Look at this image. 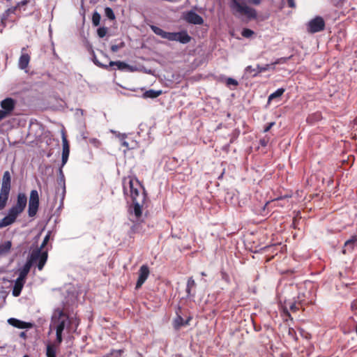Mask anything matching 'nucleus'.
I'll use <instances>...</instances> for the list:
<instances>
[{
  "label": "nucleus",
  "instance_id": "nucleus-42",
  "mask_svg": "<svg viewBox=\"0 0 357 357\" xmlns=\"http://www.w3.org/2000/svg\"><path fill=\"white\" fill-rule=\"evenodd\" d=\"M51 231H48L45 236L43 241L40 245V246L38 248H41L42 250H44V248L47 245V243L49 242L50 237H51Z\"/></svg>",
  "mask_w": 357,
  "mask_h": 357
},
{
  "label": "nucleus",
  "instance_id": "nucleus-22",
  "mask_svg": "<svg viewBox=\"0 0 357 357\" xmlns=\"http://www.w3.org/2000/svg\"><path fill=\"white\" fill-rule=\"evenodd\" d=\"M33 265H32L31 261H30L27 259V261L24 263V264L21 268H20L18 269L19 274H18L17 278L26 281L27 275L29 274L31 267Z\"/></svg>",
  "mask_w": 357,
  "mask_h": 357
},
{
  "label": "nucleus",
  "instance_id": "nucleus-41",
  "mask_svg": "<svg viewBox=\"0 0 357 357\" xmlns=\"http://www.w3.org/2000/svg\"><path fill=\"white\" fill-rule=\"evenodd\" d=\"M108 31V28L106 26H100L97 29V35L99 38H104Z\"/></svg>",
  "mask_w": 357,
  "mask_h": 357
},
{
  "label": "nucleus",
  "instance_id": "nucleus-20",
  "mask_svg": "<svg viewBox=\"0 0 357 357\" xmlns=\"http://www.w3.org/2000/svg\"><path fill=\"white\" fill-rule=\"evenodd\" d=\"M14 284L12 290V295L14 297H18L20 296L22 289L26 283V281L17 278L13 280Z\"/></svg>",
  "mask_w": 357,
  "mask_h": 357
},
{
  "label": "nucleus",
  "instance_id": "nucleus-64",
  "mask_svg": "<svg viewBox=\"0 0 357 357\" xmlns=\"http://www.w3.org/2000/svg\"><path fill=\"white\" fill-rule=\"evenodd\" d=\"M281 357H291V356L288 354H282Z\"/></svg>",
  "mask_w": 357,
  "mask_h": 357
},
{
  "label": "nucleus",
  "instance_id": "nucleus-49",
  "mask_svg": "<svg viewBox=\"0 0 357 357\" xmlns=\"http://www.w3.org/2000/svg\"><path fill=\"white\" fill-rule=\"evenodd\" d=\"M288 335H289V337H291V339L294 340L295 341H296L298 340L296 332L294 330V328H293L291 327H289L288 328Z\"/></svg>",
  "mask_w": 357,
  "mask_h": 357
},
{
  "label": "nucleus",
  "instance_id": "nucleus-46",
  "mask_svg": "<svg viewBox=\"0 0 357 357\" xmlns=\"http://www.w3.org/2000/svg\"><path fill=\"white\" fill-rule=\"evenodd\" d=\"M124 47H125V43L123 41H121L119 44L112 45L110 49L112 52H116L120 49H121Z\"/></svg>",
  "mask_w": 357,
  "mask_h": 357
},
{
  "label": "nucleus",
  "instance_id": "nucleus-39",
  "mask_svg": "<svg viewBox=\"0 0 357 357\" xmlns=\"http://www.w3.org/2000/svg\"><path fill=\"white\" fill-rule=\"evenodd\" d=\"M292 56H288V57H280L277 59L274 62L271 63V67L273 66V68H274V66L278 64H283L285 63L288 60H289Z\"/></svg>",
  "mask_w": 357,
  "mask_h": 357
},
{
  "label": "nucleus",
  "instance_id": "nucleus-14",
  "mask_svg": "<svg viewBox=\"0 0 357 357\" xmlns=\"http://www.w3.org/2000/svg\"><path fill=\"white\" fill-rule=\"evenodd\" d=\"M271 68V65L268 63L263 66L257 64L255 68H253L252 66H248L245 68V73L250 74L252 77H255L258 76L260 73L270 70Z\"/></svg>",
  "mask_w": 357,
  "mask_h": 357
},
{
  "label": "nucleus",
  "instance_id": "nucleus-1",
  "mask_svg": "<svg viewBox=\"0 0 357 357\" xmlns=\"http://www.w3.org/2000/svg\"><path fill=\"white\" fill-rule=\"evenodd\" d=\"M63 309L56 308L54 310L50 324L49 334L54 330L56 331V342H62L63 333L66 330L68 333L75 332L79 324V320L75 317L68 314L66 312L67 305H70L68 299L62 301Z\"/></svg>",
  "mask_w": 357,
  "mask_h": 357
},
{
  "label": "nucleus",
  "instance_id": "nucleus-32",
  "mask_svg": "<svg viewBox=\"0 0 357 357\" xmlns=\"http://www.w3.org/2000/svg\"><path fill=\"white\" fill-rule=\"evenodd\" d=\"M15 221L10 217L8 215H6L1 220H0V229L6 227L13 225Z\"/></svg>",
  "mask_w": 357,
  "mask_h": 357
},
{
  "label": "nucleus",
  "instance_id": "nucleus-6",
  "mask_svg": "<svg viewBox=\"0 0 357 357\" xmlns=\"http://www.w3.org/2000/svg\"><path fill=\"white\" fill-rule=\"evenodd\" d=\"M40 199L37 190H32L30 192L29 205H28V215L30 218H33L39 208Z\"/></svg>",
  "mask_w": 357,
  "mask_h": 357
},
{
  "label": "nucleus",
  "instance_id": "nucleus-52",
  "mask_svg": "<svg viewBox=\"0 0 357 357\" xmlns=\"http://www.w3.org/2000/svg\"><path fill=\"white\" fill-rule=\"evenodd\" d=\"M123 351L121 349H112L111 353H112L113 357H119L122 355Z\"/></svg>",
  "mask_w": 357,
  "mask_h": 357
},
{
  "label": "nucleus",
  "instance_id": "nucleus-9",
  "mask_svg": "<svg viewBox=\"0 0 357 357\" xmlns=\"http://www.w3.org/2000/svg\"><path fill=\"white\" fill-rule=\"evenodd\" d=\"M182 18L187 23L193 25H202L204 22L203 17L194 10H186L183 13Z\"/></svg>",
  "mask_w": 357,
  "mask_h": 357
},
{
  "label": "nucleus",
  "instance_id": "nucleus-61",
  "mask_svg": "<svg viewBox=\"0 0 357 357\" xmlns=\"http://www.w3.org/2000/svg\"><path fill=\"white\" fill-rule=\"evenodd\" d=\"M76 301V297L75 296L74 294H73L71 295V297H70V302H71V304H73L75 303V301Z\"/></svg>",
  "mask_w": 357,
  "mask_h": 357
},
{
  "label": "nucleus",
  "instance_id": "nucleus-19",
  "mask_svg": "<svg viewBox=\"0 0 357 357\" xmlns=\"http://www.w3.org/2000/svg\"><path fill=\"white\" fill-rule=\"evenodd\" d=\"M181 306H178L176 311V317L172 321V326L175 331H178L181 327L185 326L184 324V319L181 316Z\"/></svg>",
  "mask_w": 357,
  "mask_h": 357
},
{
  "label": "nucleus",
  "instance_id": "nucleus-16",
  "mask_svg": "<svg viewBox=\"0 0 357 357\" xmlns=\"http://www.w3.org/2000/svg\"><path fill=\"white\" fill-rule=\"evenodd\" d=\"M57 188L56 189V193L59 191V188L61 189V194H66V178L63 172V167H59L58 169V177L56 179Z\"/></svg>",
  "mask_w": 357,
  "mask_h": 357
},
{
  "label": "nucleus",
  "instance_id": "nucleus-18",
  "mask_svg": "<svg viewBox=\"0 0 357 357\" xmlns=\"http://www.w3.org/2000/svg\"><path fill=\"white\" fill-rule=\"evenodd\" d=\"M62 342L57 343L56 337L53 342H49L46 345V356L47 357H56L57 349Z\"/></svg>",
  "mask_w": 357,
  "mask_h": 357
},
{
  "label": "nucleus",
  "instance_id": "nucleus-29",
  "mask_svg": "<svg viewBox=\"0 0 357 357\" xmlns=\"http://www.w3.org/2000/svg\"><path fill=\"white\" fill-rule=\"evenodd\" d=\"M195 286H196V283L195 282V280L192 278V277L189 278L187 281L186 289H185L187 297L190 298V297L195 296V294H192L191 290Z\"/></svg>",
  "mask_w": 357,
  "mask_h": 357
},
{
  "label": "nucleus",
  "instance_id": "nucleus-13",
  "mask_svg": "<svg viewBox=\"0 0 357 357\" xmlns=\"http://www.w3.org/2000/svg\"><path fill=\"white\" fill-rule=\"evenodd\" d=\"M357 248V236L353 235L344 244L342 253L344 255H349L355 251Z\"/></svg>",
  "mask_w": 357,
  "mask_h": 357
},
{
  "label": "nucleus",
  "instance_id": "nucleus-50",
  "mask_svg": "<svg viewBox=\"0 0 357 357\" xmlns=\"http://www.w3.org/2000/svg\"><path fill=\"white\" fill-rule=\"evenodd\" d=\"M275 124V121H272V122H269V123H267L264 127V130L263 132H268L272 128L273 126Z\"/></svg>",
  "mask_w": 357,
  "mask_h": 357
},
{
  "label": "nucleus",
  "instance_id": "nucleus-11",
  "mask_svg": "<svg viewBox=\"0 0 357 357\" xmlns=\"http://www.w3.org/2000/svg\"><path fill=\"white\" fill-rule=\"evenodd\" d=\"M113 66H116L119 70L122 71V72L132 73V72H136L138 70L137 66H131V65L127 63L126 62L122 61H110L108 64V70L109 69V68L113 67Z\"/></svg>",
  "mask_w": 357,
  "mask_h": 357
},
{
  "label": "nucleus",
  "instance_id": "nucleus-36",
  "mask_svg": "<svg viewBox=\"0 0 357 357\" xmlns=\"http://www.w3.org/2000/svg\"><path fill=\"white\" fill-rule=\"evenodd\" d=\"M91 54L92 56V57H91L92 61L93 62V63L96 66H97L101 68L108 70V65H106V64H104V63L100 62L98 61V59H97L96 55L93 50H91Z\"/></svg>",
  "mask_w": 357,
  "mask_h": 357
},
{
  "label": "nucleus",
  "instance_id": "nucleus-53",
  "mask_svg": "<svg viewBox=\"0 0 357 357\" xmlns=\"http://www.w3.org/2000/svg\"><path fill=\"white\" fill-rule=\"evenodd\" d=\"M268 139H266L265 137L260 139L259 141V144L263 147H266L268 144Z\"/></svg>",
  "mask_w": 357,
  "mask_h": 357
},
{
  "label": "nucleus",
  "instance_id": "nucleus-35",
  "mask_svg": "<svg viewBox=\"0 0 357 357\" xmlns=\"http://www.w3.org/2000/svg\"><path fill=\"white\" fill-rule=\"evenodd\" d=\"M100 20H101L100 14L97 10H94L92 14V17H91L92 25L96 27L99 26L100 23Z\"/></svg>",
  "mask_w": 357,
  "mask_h": 357
},
{
  "label": "nucleus",
  "instance_id": "nucleus-38",
  "mask_svg": "<svg viewBox=\"0 0 357 357\" xmlns=\"http://www.w3.org/2000/svg\"><path fill=\"white\" fill-rule=\"evenodd\" d=\"M61 138H62V144H63V150L62 151H70V144L67 139V137H66V133L64 131H62Z\"/></svg>",
  "mask_w": 357,
  "mask_h": 357
},
{
  "label": "nucleus",
  "instance_id": "nucleus-2",
  "mask_svg": "<svg viewBox=\"0 0 357 357\" xmlns=\"http://www.w3.org/2000/svg\"><path fill=\"white\" fill-rule=\"evenodd\" d=\"M139 188H142L137 179L135 181L132 178H124L123 181V191L124 195L130 196L132 202H144L146 199V191L145 189H142V192H140Z\"/></svg>",
  "mask_w": 357,
  "mask_h": 357
},
{
  "label": "nucleus",
  "instance_id": "nucleus-24",
  "mask_svg": "<svg viewBox=\"0 0 357 357\" xmlns=\"http://www.w3.org/2000/svg\"><path fill=\"white\" fill-rule=\"evenodd\" d=\"M162 93V90L149 89L144 91L142 97L144 99H154L160 96Z\"/></svg>",
  "mask_w": 357,
  "mask_h": 357
},
{
  "label": "nucleus",
  "instance_id": "nucleus-26",
  "mask_svg": "<svg viewBox=\"0 0 357 357\" xmlns=\"http://www.w3.org/2000/svg\"><path fill=\"white\" fill-rule=\"evenodd\" d=\"M10 190L1 189L0 191V211L3 210L6 204L9 197Z\"/></svg>",
  "mask_w": 357,
  "mask_h": 357
},
{
  "label": "nucleus",
  "instance_id": "nucleus-25",
  "mask_svg": "<svg viewBox=\"0 0 357 357\" xmlns=\"http://www.w3.org/2000/svg\"><path fill=\"white\" fill-rule=\"evenodd\" d=\"M150 28L155 35L160 36L162 38L169 40L170 32L165 31L156 25H150Z\"/></svg>",
  "mask_w": 357,
  "mask_h": 357
},
{
  "label": "nucleus",
  "instance_id": "nucleus-57",
  "mask_svg": "<svg viewBox=\"0 0 357 357\" xmlns=\"http://www.w3.org/2000/svg\"><path fill=\"white\" fill-rule=\"evenodd\" d=\"M80 137L82 139H86L87 133H86L83 130H80Z\"/></svg>",
  "mask_w": 357,
  "mask_h": 357
},
{
  "label": "nucleus",
  "instance_id": "nucleus-51",
  "mask_svg": "<svg viewBox=\"0 0 357 357\" xmlns=\"http://www.w3.org/2000/svg\"><path fill=\"white\" fill-rule=\"evenodd\" d=\"M65 197H66V194H61L60 195V203H59V206L56 208V211L59 212V211H61L63 208V201H64Z\"/></svg>",
  "mask_w": 357,
  "mask_h": 357
},
{
  "label": "nucleus",
  "instance_id": "nucleus-12",
  "mask_svg": "<svg viewBox=\"0 0 357 357\" xmlns=\"http://www.w3.org/2000/svg\"><path fill=\"white\" fill-rule=\"evenodd\" d=\"M149 268L146 264H143L139 270V276L135 284V289H139L147 280L149 275Z\"/></svg>",
  "mask_w": 357,
  "mask_h": 357
},
{
  "label": "nucleus",
  "instance_id": "nucleus-56",
  "mask_svg": "<svg viewBox=\"0 0 357 357\" xmlns=\"http://www.w3.org/2000/svg\"><path fill=\"white\" fill-rule=\"evenodd\" d=\"M192 317L191 316H188L185 319H184L185 326H188L190 324V321L192 320Z\"/></svg>",
  "mask_w": 357,
  "mask_h": 357
},
{
  "label": "nucleus",
  "instance_id": "nucleus-58",
  "mask_svg": "<svg viewBox=\"0 0 357 357\" xmlns=\"http://www.w3.org/2000/svg\"><path fill=\"white\" fill-rule=\"evenodd\" d=\"M19 336H20L21 338H22V339H24V340H26V337H27L26 332V331H22V332H20V333Z\"/></svg>",
  "mask_w": 357,
  "mask_h": 357
},
{
  "label": "nucleus",
  "instance_id": "nucleus-28",
  "mask_svg": "<svg viewBox=\"0 0 357 357\" xmlns=\"http://www.w3.org/2000/svg\"><path fill=\"white\" fill-rule=\"evenodd\" d=\"M30 61V56L28 54H22L19 59L18 66L21 70L25 69Z\"/></svg>",
  "mask_w": 357,
  "mask_h": 357
},
{
  "label": "nucleus",
  "instance_id": "nucleus-62",
  "mask_svg": "<svg viewBox=\"0 0 357 357\" xmlns=\"http://www.w3.org/2000/svg\"><path fill=\"white\" fill-rule=\"evenodd\" d=\"M254 329L255 331H259L261 329V327L260 326L254 325Z\"/></svg>",
  "mask_w": 357,
  "mask_h": 357
},
{
  "label": "nucleus",
  "instance_id": "nucleus-33",
  "mask_svg": "<svg viewBox=\"0 0 357 357\" xmlns=\"http://www.w3.org/2000/svg\"><path fill=\"white\" fill-rule=\"evenodd\" d=\"M104 15L105 17L110 21H114L116 20V15L114 14V12L113 9L110 7L106 6L104 8Z\"/></svg>",
  "mask_w": 357,
  "mask_h": 357
},
{
  "label": "nucleus",
  "instance_id": "nucleus-43",
  "mask_svg": "<svg viewBox=\"0 0 357 357\" xmlns=\"http://www.w3.org/2000/svg\"><path fill=\"white\" fill-rule=\"evenodd\" d=\"M254 33V31L248 28H243L241 31V36L247 38H250Z\"/></svg>",
  "mask_w": 357,
  "mask_h": 357
},
{
  "label": "nucleus",
  "instance_id": "nucleus-47",
  "mask_svg": "<svg viewBox=\"0 0 357 357\" xmlns=\"http://www.w3.org/2000/svg\"><path fill=\"white\" fill-rule=\"evenodd\" d=\"M289 310L292 312H295L301 308V306L294 301L289 303Z\"/></svg>",
  "mask_w": 357,
  "mask_h": 357
},
{
  "label": "nucleus",
  "instance_id": "nucleus-37",
  "mask_svg": "<svg viewBox=\"0 0 357 357\" xmlns=\"http://www.w3.org/2000/svg\"><path fill=\"white\" fill-rule=\"evenodd\" d=\"M305 298L304 294L299 293L296 297H294V301L298 303L301 307H303L306 304Z\"/></svg>",
  "mask_w": 357,
  "mask_h": 357
},
{
  "label": "nucleus",
  "instance_id": "nucleus-7",
  "mask_svg": "<svg viewBox=\"0 0 357 357\" xmlns=\"http://www.w3.org/2000/svg\"><path fill=\"white\" fill-rule=\"evenodd\" d=\"M291 288V285L286 286L284 287V290L282 292H278V303L282 307V314L284 317V319L285 321H287L288 319L291 321L293 320V317L290 314L289 310L287 307L288 299L287 298V296L283 295V293L290 290Z\"/></svg>",
  "mask_w": 357,
  "mask_h": 357
},
{
  "label": "nucleus",
  "instance_id": "nucleus-45",
  "mask_svg": "<svg viewBox=\"0 0 357 357\" xmlns=\"http://www.w3.org/2000/svg\"><path fill=\"white\" fill-rule=\"evenodd\" d=\"M301 212L300 211H297L296 212V215L295 217H294L293 220H292V224H291V227L294 228V229H297V226L300 222V219H301Z\"/></svg>",
  "mask_w": 357,
  "mask_h": 357
},
{
  "label": "nucleus",
  "instance_id": "nucleus-17",
  "mask_svg": "<svg viewBox=\"0 0 357 357\" xmlns=\"http://www.w3.org/2000/svg\"><path fill=\"white\" fill-rule=\"evenodd\" d=\"M132 204L130 206L128 212L130 215H134L138 219L142 214V206L144 202H132Z\"/></svg>",
  "mask_w": 357,
  "mask_h": 357
},
{
  "label": "nucleus",
  "instance_id": "nucleus-3",
  "mask_svg": "<svg viewBox=\"0 0 357 357\" xmlns=\"http://www.w3.org/2000/svg\"><path fill=\"white\" fill-rule=\"evenodd\" d=\"M229 7L234 13L243 14L249 20H255L257 17L256 10L248 6L243 0H230Z\"/></svg>",
  "mask_w": 357,
  "mask_h": 357
},
{
  "label": "nucleus",
  "instance_id": "nucleus-31",
  "mask_svg": "<svg viewBox=\"0 0 357 357\" xmlns=\"http://www.w3.org/2000/svg\"><path fill=\"white\" fill-rule=\"evenodd\" d=\"M20 209L17 207L12 206L8 211L7 215L10 216L15 222L17 217L22 213Z\"/></svg>",
  "mask_w": 357,
  "mask_h": 357
},
{
  "label": "nucleus",
  "instance_id": "nucleus-15",
  "mask_svg": "<svg viewBox=\"0 0 357 357\" xmlns=\"http://www.w3.org/2000/svg\"><path fill=\"white\" fill-rule=\"evenodd\" d=\"M7 321L10 326L19 329H30L33 326L32 322L24 321L14 317L9 318Z\"/></svg>",
  "mask_w": 357,
  "mask_h": 357
},
{
  "label": "nucleus",
  "instance_id": "nucleus-54",
  "mask_svg": "<svg viewBox=\"0 0 357 357\" xmlns=\"http://www.w3.org/2000/svg\"><path fill=\"white\" fill-rule=\"evenodd\" d=\"M300 333H301V336H303L305 339L311 338V335L309 333L305 331L303 329H301Z\"/></svg>",
  "mask_w": 357,
  "mask_h": 357
},
{
  "label": "nucleus",
  "instance_id": "nucleus-30",
  "mask_svg": "<svg viewBox=\"0 0 357 357\" xmlns=\"http://www.w3.org/2000/svg\"><path fill=\"white\" fill-rule=\"evenodd\" d=\"M12 247L10 241H6L0 243V255H4L9 252Z\"/></svg>",
  "mask_w": 357,
  "mask_h": 357
},
{
  "label": "nucleus",
  "instance_id": "nucleus-40",
  "mask_svg": "<svg viewBox=\"0 0 357 357\" xmlns=\"http://www.w3.org/2000/svg\"><path fill=\"white\" fill-rule=\"evenodd\" d=\"M70 155V151H62L61 162L59 167H63L67 163Z\"/></svg>",
  "mask_w": 357,
  "mask_h": 357
},
{
  "label": "nucleus",
  "instance_id": "nucleus-27",
  "mask_svg": "<svg viewBox=\"0 0 357 357\" xmlns=\"http://www.w3.org/2000/svg\"><path fill=\"white\" fill-rule=\"evenodd\" d=\"M284 88H278L276 91H275L273 93H271L268 97V102H267V106L270 105L271 102L276 98H280L284 93L285 92Z\"/></svg>",
  "mask_w": 357,
  "mask_h": 357
},
{
  "label": "nucleus",
  "instance_id": "nucleus-21",
  "mask_svg": "<svg viewBox=\"0 0 357 357\" xmlns=\"http://www.w3.org/2000/svg\"><path fill=\"white\" fill-rule=\"evenodd\" d=\"M27 204V197L24 192H19L17 195L16 203L13 205L21 211H24Z\"/></svg>",
  "mask_w": 357,
  "mask_h": 357
},
{
  "label": "nucleus",
  "instance_id": "nucleus-59",
  "mask_svg": "<svg viewBox=\"0 0 357 357\" xmlns=\"http://www.w3.org/2000/svg\"><path fill=\"white\" fill-rule=\"evenodd\" d=\"M249 3L255 4V5H259L261 3V0H247Z\"/></svg>",
  "mask_w": 357,
  "mask_h": 357
},
{
  "label": "nucleus",
  "instance_id": "nucleus-55",
  "mask_svg": "<svg viewBox=\"0 0 357 357\" xmlns=\"http://www.w3.org/2000/svg\"><path fill=\"white\" fill-rule=\"evenodd\" d=\"M287 4L289 8H295L296 7V3L294 0H287Z\"/></svg>",
  "mask_w": 357,
  "mask_h": 357
},
{
  "label": "nucleus",
  "instance_id": "nucleus-63",
  "mask_svg": "<svg viewBox=\"0 0 357 357\" xmlns=\"http://www.w3.org/2000/svg\"><path fill=\"white\" fill-rule=\"evenodd\" d=\"M102 357H113L112 353L110 351L109 353L105 354Z\"/></svg>",
  "mask_w": 357,
  "mask_h": 357
},
{
  "label": "nucleus",
  "instance_id": "nucleus-34",
  "mask_svg": "<svg viewBox=\"0 0 357 357\" xmlns=\"http://www.w3.org/2000/svg\"><path fill=\"white\" fill-rule=\"evenodd\" d=\"M225 82L226 86L231 90L236 89V86L238 85V82L233 77H226Z\"/></svg>",
  "mask_w": 357,
  "mask_h": 357
},
{
  "label": "nucleus",
  "instance_id": "nucleus-48",
  "mask_svg": "<svg viewBox=\"0 0 357 357\" xmlns=\"http://www.w3.org/2000/svg\"><path fill=\"white\" fill-rule=\"evenodd\" d=\"M119 137L120 140L121 141V146H124L127 149H129V144L127 141L125 140V139L126 138V135L125 133H123V134L119 133Z\"/></svg>",
  "mask_w": 357,
  "mask_h": 357
},
{
  "label": "nucleus",
  "instance_id": "nucleus-60",
  "mask_svg": "<svg viewBox=\"0 0 357 357\" xmlns=\"http://www.w3.org/2000/svg\"><path fill=\"white\" fill-rule=\"evenodd\" d=\"M78 114H80L82 116L84 114V110L82 109H77L75 115H77Z\"/></svg>",
  "mask_w": 357,
  "mask_h": 357
},
{
  "label": "nucleus",
  "instance_id": "nucleus-8",
  "mask_svg": "<svg viewBox=\"0 0 357 357\" xmlns=\"http://www.w3.org/2000/svg\"><path fill=\"white\" fill-rule=\"evenodd\" d=\"M326 23L321 16L317 15L307 24V31L310 33H315L324 30Z\"/></svg>",
  "mask_w": 357,
  "mask_h": 357
},
{
  "label": "nucleus",
  "instance_id": "nucleus-10",
  "mask_svg": "<svg viewBox=\"0 0 357 357\" xmlns=\"http://www.w3.org/2000/svg\"><path fill=\"white\" fill-rule=\"evenodd\" d=\"M192 37L189 35L186 30H181L177 32H170L169 40L176 41L181 44L185 45L190 43Z\"/></svg>",
  "mask_w": 357,
  "mask_h": 357
},
{
  "label": "nucleus",
  "instance_id": "nucleus-44",
  "mask_svg": "<svg viewBox=\"0 0 357 357\" xmlns=\"http://www.w3.org/2000/svg\"><path fill=\"white\" fill-rule=\"evenodd\" d=\"M15 11H16V10H15V8L14 6H12L10 8H8L3 13L1 19L2 20L7 19L10 14H14L15 13Z\"/></svg>",
  "mask_w": 357,
  "mask_h": 357
},
{
  "label": "nucleus",
  "instance_id": "nucleus-4",
  "mask_svg": "<svg viewBox=\"0 0 357 357\" xmlns=\"http://www.w3.org/2000/svg\"><path fill=\"white\" fill-rule=\"evenodd\" d=\"M47 250L36 248L30 253L28 260L31 261L32 265L36 264L38 270L41 271L47 262Z\"/></svg>",
  "mask_w": 357,
  "mask_h": 357
},
{
  "label": "nucleus",
  "instance_id": "nucleus-23",
  "mask_svg": "<svg viewBox=\"0 0 357 357\" xmlns=\"http://www.w3.org/2000/svg\"><path fill=\"white\" fill-rule=\"evenodd\" d=\"M11 188V175L9 171H6L3 173L2 178L1 189H5L10 191Z\"/></svg>",
  "mask_w": 357,
  "mask_h": 357
},
{
  "label": "nucleus",
  "instance_id": "nucleus-5",
  "mask_svg": "<svg viewBox=\"0 0 357 357\" xmlns=\"http://www.w3.org/2000/svg\"><path fill=\"white\" fill-rule=\"evenodd\" d=\"M17 105V100L11 97H6L0 102V121L10 116Z\"/></svg>",
  "mask_w": 357,
  "mask_h": 357
}]
</instances>
